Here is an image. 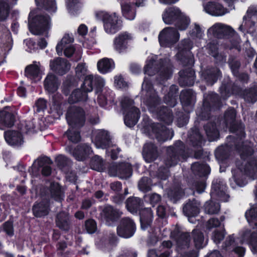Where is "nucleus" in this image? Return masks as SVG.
<instances>
[{
  "label": "nucleus",
  "instance_id": "nucleus-32",
  "mask_svg": "<svg viewBox=\"0 0 257 257\" xmlns=\"http://www.w3.org/2000/svg\"><path fill=\"white\" fill-rule=\"evenodd\" d=\"M180 33H159L158 40L160 45L163 47H170L179 40Z\"/></svg>",
  "mask_w": 257,
  "mask_h": 257
},
{
  "label": "nucleus",
  "instance_id": "nucleus-4",
  "mask_svg": "<svg viewBox=\"0 0 257 257\" xmlns=\"http://www.w3.org/2000/svg\"><path fill=\"white\" fill-rule=\"evenodd\" d=\"M222 106L220 96L216 93L211 92L204 97L202 105L197 110L196 114L201 120H208L211 117V112L219 110Z\"/></svg>",
  "mask_w": 257,
  "mask_h": 257
},
{
  "label": "nucleus",
  "instance_id": "nucleus-38",
  "mask_svg": "<svg viewBox=\"0 0 257 257\" xmlns=\"http://www.w3.org/2000/svg\"><path fill=\"white\" fill-rule=\"evenodd\" d=\"M60 82L58 77L54 74H48L44 81L45 90L49 93H54L58 89Z\"/></svg>",
  "mask_w": 257,
  "mask_h": 257
},
{
  "label": "nucleus",
  "instance_id": "nucleus-39",
  "mask_svg": "<svg viewBox=\"0 0 257 257\" xmlns=\"http://www.w3.org/2000/svg\"><path fill=\"white\" fill-rule=\"evenodd\" d=\"M255 199L257 201V188L254 190ZM250 207L244 213V216L250 225H254L253 228H257V204H250Z\"/></svg>",
  "mask_w": 257,
  "mask_h": 257
},
{
  "label": "nucleus",
  "instance_id": "nucleus-37",
  "mask_svg": "<svg viewBox=\"0 0 257 257\" xmlns=\"http://www.w3.org/2000/svg\"><path fill=\"white\" fill-rule=\"evenodd\" d=\"M56 225L60 230L67 232L71 229L72 223L68 214L64 212H60L56 215Z\"/></svg>",
  "mask_w": 257,
  "mask_h": 257
},
{
  "label": "nucleus",
  "instance_id": "nucleus-21",
  "mask_svg": "<svg viewBox=\"0 0 257 257\" xmlns=\"http://www.w3.org/2000/svg\"><path fill=\"white\" fill-rule=\"evenodd\" d=\"M122 213L119 209L111 205H107L102 209L100 215L107 223H111L117 221Z\"/></svg>",
  "mask_w": 257,
  "mask_h": 257
},
{
  "label": "nucleus",
  "instance_id": "nucleus-46",
  "mask_svg": "<svg viewBox=\"0 0 257 257\" xmlns=\"http://www.w3.org/2000/svg\"><path fill=\"white\" fill-rule=\"evenodd\" d=\"M191 238L193 239L194 245L196 248H202L206 245V243L203 245L204 235L203 232L200 229L195 228L192 230Z\"/></svg>",
  "mask_w": 257,
  "mask_h": 257
},
{
  "label": "nucleus",
  "instance_id": "nucleus-58",
  "mask_svg": "<svg viewBox=\"0 0 257 257\" xmlns=\"http://www.w3.org/2000/svg\"><path fill=\"white\" fill-rule=\"evenodd\" d=\"M152 186V180L148 177H143L138 184L139 189L145 193L151 191Z\"/></svg>",
  "mask_w": 257,
  "mask_h": 257
},
{
  "label": "nucleus",
  "instance_id": "nucleus-11",
  "mask_svg": "<svg viewBox=\"0 0 257 257\" xmlns=\"http://www.w3.org/2000/svg\"><path fill=\"white\" fill-rule=\"evenodd\" d=\"M74 41V38L69 33H65L61 41L56 47V50L59 56H62L63 51L64 55L67 58L71 57L75 52V48L72 45L67 46L66 45L71 44Z\"/></svg>",
  "mask_w": 257,
  "mask_h": 257
},
{
  "label": "nucleus",
  "instance_id": "nucleus-40",
  "mask_svg": "<svg viewBox=\"0 0 257 257\" xmlns=\"http://www.w3.org/2000/svg\"><path fill=\"white\" fill-rule=\"evenodd\" d=\"M96 146L102 149H106L109 146L111 139L108 133L104 130L98 132L95 137Z\"/></svg>",
  "mask_w": 257,
  "mask_h": 257
},
{
  "label": "nucleus",
  "instance_id": "nucleus-20",
  "mask_svg": "<svg viewBox=\"0 0 257 257\" xmlns=\"http://www.w3.org/2000/svg\"><path fill=\"white\" fill-rule=\"evenodd\" d=\"M110 171L117 174L122 179L130 178L133 174V166L130 163L121 162L110 166Z\"/></svg>",
  "mask_w": 257,
  "mask_h": 257
},
{
  "label": "nucleus",
  "instance_id": "nucleus-6",
  "mask_svg": "<svg viewBox=\"0 0 257 257\" xmlns=\"http://www.w3.org/2000/svg\"><path fill=\"white\" fill-rule=\"evenodd\" d=\"M193 46V42L189 38H185L178 44L175 57L176 60L183 66L192 67L194 65V57L191 52Z\"/></svg>",
  "mask_w": 257,
  "mask_h": 257
},
{
  "label": "nucleus",
  "instance_id": "nucleus-59",
  "mask_svg": "<svg viewBox=\"0 0 257 257\" xmlns=\"http://www.w3.org/2000/svg\"><path fill=\"white\" fill-rule=\"evenodd\" d=\"M37 5L45 10L54 12L56 10V4L54 0H36Z\"/></svg>",
  "mask_w": 257,
  "mask_h": 257
},
{
  "label": "nucleus",
  "instance_id": "nucleus-23",
  "mask_svg": "<svg viewBox=\"0 0 257 257\" xmlns=\"http://www.w3.org/2000/svg\"><path fill=\"white\" fill-rule=\"evenodd\" d=\"M179 76L178 82L180 86H191L194 84L195 72L191 67L181 70Z\"/></svg>",
  "mask_w": 257,
  "mask_h": 257
},
{
  "label": "nucleus",
  "instance_id": "nucleus-5",
  "mask_svg": "<svg viewBox=\"0 0 257 257\" xmlns=\"http://www.w3.org/2000/svg\"><path fill=\"white\" fill-rule=\"evenodd\" d=\"M188 148L181 140L176 141L173 146L167 149V157L165 164L170 166L176 165L180 160H185L188 157Z\"/></svg>",
  "mask_w": 257,
  "mask_h": 257
},
{
  "label": "nucleus",
  "instance_id": "nucleus-57",
  "mask_svg": "<svg viewBox=\"0 0 257 257\" xmlns=\"http://www.w3.org/2000/svg\"><path fill=\"white\" fill-rule=\"evenodd\" d=\"M215 156L218 161L223 162L229 157V152L226 147L219 146L215 151Z\"/></svg>",
  "mask_w": 257,
  "mask_h": 257
},
{
  "label": "nucleus",
  "instance_id": "nucleus-15",
  "mask_svg": "<svg viewBox=\"0 0 257 257\" xmlns=\"http://www.w3.org/2000/svg\"><path fill=\"white\" fill-rule=\"evenodd\" d=\"M240 91L239 85L236 82H232L229 79H224L219 88V92L221 97L225 100L231 95H238Z\"/></svg>",
  "mask_w": 257,
  "mask_h": 257
},
{
  "label": "nucleus",
  "instance_id": "nucleus-48",
  "mask_svg": "<svg viewBox=\"0 0 257 257\" xmlns=\"http://www.w3.org/2000/svg\"><path fill=\"white\" fill-rule=\"evenodd\" d=\"M184 195V191L179 186L173 187L168 192L169 199L174 203H177Z\"/></svg>",
  "mask_w": 257,
  "mask_h": 257
},
{
  "label": "nucleus",
  "instance_id": "nucleus-26",
  "mask_svg": "<svg viewBox=\"0 0 257 257\" xmlns=\"http://www.w3.org/2000/svg\"><path fill=\"white\" fill-rule=\"evenodd\" d=\"M50 67L53 72L63 75L70 70V64L66 59L57 57L50 61Z\"/></svg>",
  "mask_w": 257,
  "mask_h": 257
},
{
  "label": "nucleus",
  "instance_id": "nucleus-31",
  "mask_svg": "<svg viewBox=\"0 0 257 257\" xmlns=\"http://www.w3.org/2000/svg\"><path fill=\"white\" fill-rule=\"evenodd\" d=\"M237 141L234 143V148L239 154L240 159L243 161H246L254 153L253 148L248 145L245 144L243 142Z\"/></svg>",
  "mask_w": 257,
  "mask_h": 257
},
{
  "label": "nucleus",
  "instance_id": "nucleus-41",
  "mask_svg": "<svg viewBox=\"0 0 257 257\" xmlns=\"http://www.w3.org/2000/svg\"><path fill=\"white\" fill-rule=\"evenodd\" d=\"M191 169L195 175L200 177L208 176L211 171L210 166L206 162L202 163L199 162L194 163L191 166Z\"/></svg>",
  "mask_w": 257,
  "mask_h": 257
},
{
  "label": "nucleus",
  "instance_id": "nucleus-16",
  "mask_svg": "<svg viewBox=\"0 0 257 257\" xmlns=\"http://www.w3.org/2000/svg\"><path fill=\"white\" fill-rule=\"evenodd\" d=\"M180 100L183 110L186 112L190 113L196 103V93L191 89L183 90L180 93Z\"/></svg>",
  "mask_w": 257,
  "mask_h": 257
},
{
  "label": "nucleus",
  "instance_id": "nucleus-42",
  "mask_svg": "<svg viewBox=\"0 0 257 257\" xmlns=\"http://www.w3.org/2000/svg\"><path fill=\"white\" fill-rule=\"evenodd\" d=\"M97 67L100 73L106 74L111 72L114 68L115 64L112 59L104 58L98 61Z\"/></svg>",
  "mask_w": 257,
  "mask_h": 257
},
{
  "label": "nucleus",
  "instance_id": "nucleus-27",
  "mask_svg": "<svg viewBox=\"0 0 257 257\" xmlns=\"http://www.w3.org/2000/svg\"><path fill=\"white\" fill-rule=\"evenodd\" d=\"M142 155L147 162H154L159 156L157 146L151 142L146 143L143 147Z\"/></svg>",
  "mask_w": 257,
  "mask_h": 257
},
{
  "label": "nucleus",
  "instance_id": "nucleus-53",
  "mask_svg": "<svg viewBox=\"0 0 257 257\" xmlns=\"http://www.w3.org/2000/svg\"><path fill=\"white\" fill-rule=\"evenodd\" d=\"M128 33H121L115 38L114 40V47L116 50L120 52L125 48V43L126 41L129 39L130 36Z\"/></svg>",
  "mask_w": 257,
  "mask_h": 257
},
{
  "label": "nucleus",
  "instance_id": "nucleus-2",
  "mask_svg": "<svg viewBox=\"0 0 257 257\" xmlns=\"http://www.w3.org/2000/svg\"><path fill=\"white\" fill-rule=\"evenodd\" d=\"M157 56L148 59L144 66V73L149 76H153L159 72L156 77L158 84L164 85L166 81L172 75V70L170 67L166 66L167 60L161 58L157 61Z\"/></svg>",
  "mask_w": 257,
  "mask_h": 257
},
{
  "label": "nucleus",
  "instance_id": "nucleus-61",
  "mask_svg": "<svg viewBox=\"0 0 257 257\" xmlns=\"http://www.w3.org/2000/svg\"><path fill=\"white\" fill-rule=\"evenodd\" d=\"M209 32H234V30L229 26L216 23L208 29Z\"/></svg>",
  "mask_w": 257,
  "mask_h": 257
},
{
  "label": "nucleus",
  "instance_id": "nucleus-62",
  "mask_svg": "<svg viewBox=\"0 0 257 257\" xmlns=\"http://www.w3.org/2000/svg\"><path fill=\"white\" fill-rule=\"evenodd\" d=\"M164 164L165 166H160L156 172V177L157 178L162 180H166L168 179L170 175L169 168L171 166L166 165L165 164V160L164 161Z\"/></svg>",
  "mask_w": 257,
  "mask_h": 257
},
{
  "label": "nucleus",
  "instance_id": "nucleus-3",
  "mask_svg": "<svg viewBox=\"0 0 257 257\" xmlns=\"http://www.w3.org/2000/svg\"><path fill=\"white\" fill-rule=\"evenodd\" d=\"M127 210L133 214L140 215L141 227L143 230L151 226L153 215L150 208H144V202L141 198L131 196L125 202Z\"/></svg>",
  "mask_w": 257,
  "mask_h": 257
},
{
  "label": "nucleus",
  "instance_id": "nucleus-28",
  "mask_svg": "<svg viewBox=\"0 0 257 257\" xmlns=\"http://www.w3.org/2000/svg\"><path fill=\"white\" fill-rule=\"evenodd\" d=\"M156 114L158 120L163 123L170 125L173 120V114L171 108L166 106L158 107L154 112Z\"/></svg>",
  "mask_w": 257,
  "mask_h": 257
},
{
  "label": "nucleus",
  "instance_id": "nucleus-1",
  "mask_svg": "<svg viewBox=\"0 0 257 257\" xmlns=\"http://www.w3.org/2000/svg\"><path fill=\"white\" fill-rule=\"evenodd\" d=\"M104 82L99 76H93L92 74L86 75L80 88L73 90L69 94L68 101L70 104L86 101L88 98V92L93 89L96 94L102 91Z\"/></svg>",
  "mask_w": 257,
  "mask_h": 257
},
{
  "label": "nucleus",
  "instance_id": "nucleus-12",
  "mask_svg": "<svg viewBox=\"0 0 257 257\" xmlns=\"http://www.w3.org/2000/svg\"><path fill=\"white\" fill-rule=\"evenodd\" d=\"M66 149L78 161H83L87 160L93 152L91 146L89 144L85 143L78 145L74 148L72 145H68Z\"/></svg>",
  "mask_w": 257,
  "mask_h": 257
},
{
  "label": "nucleus",
  "instance_id": "nucleus-8",
  "mask_svg": "<svg viewBox=\"0 0 257 257\" xmlns=\"http://www.w3.org/2000/svg\"><path fill=\"white\" fill-rule=\"evenodd\" d=\"M66 119L69 126L81 129L85 124V111L80 106H69L66 113Z\"/></svg>",
  "mask_w": 257,
  "mask_h": 257
},
{
  "label": "nucleus",
  "instance_id": "nucleus-56",
  "mask_svg": "<svg viewBox=\"0 0 257 257\" xmlns=\"http://www.w3.org/2000/svg\"><path fill=\"white\" fill-rule=\"evenodd\" d=\"M40 72V67L36 64L28 65L25 69V74L31 79L37 78Z\"/></svg>",
  "mask_w": 257,
  "mask_h": 257
},
{
  "label": "nucleus",
  "instance_id": "nucleus-14",
  "mask_svg": "<svg viewBox=\"0 0 257 257\" xmlns=\"http://www.w3.org/2000/svg\"><path fill=\"white\" fill-rule=\"evenodd\" d=\"M245 162L244 164L240 161L236 162L237 168L246 176L257 179V157H250Z\"/></svg>",
  "mask_w": 257,
  "mask_h": 257
},
{
  "label": "nucleus",
  "instance_id": "nucleus-24",
  "mask_svg": "<svg viewBox=\"0 0 257 257\" xmlns=\"http://www.w3.org/2000/svg\"><path fill=\"white\" fill-rule=\"evenodd\" d=\"M188 140L189 145L194 148H201L205 140L198 127L195 126L188 131Z\"/></svg>",
  "mask_w": 257,
  "mask_h": 257
},
{
  "label": "nucleus",
  "instance_id": "nucleus-49",
  "mask_svg": "<svg viewBox=\"0 0 257 257\" xmlns=\"http://www.w3.org/2000/svg\"><path fill=\"white\" fill-rule=\"evenodd\" d=\"M190 21L187 18H182L176 24V28L166 27L161 32H176V31H185L188 27Z\"/></svg>",
  "mask_w": 257,
  "mask_h": 257
},
{
  "label": "nucleus",
  "instance_id": "nucleus-7",
  "mask_svg": "<svg viewBox=\"0 0 257 257\" xmlns=\"http://www.w3.org/2000/svg\"><path fill=\"white\" fill-rule=\"evenodd\" d=\"M134 103V100L128 97H124L120 102L121 109L124 115V123L129 127H134L140 117V110L133 106Z\"/></svg>",
  "mask_w": 257,
  "mask_h": 257
},
{
  "label": "nucleus",
  "instance_id": "nucleus-10",
  "mask_svg": "<svg viewBox=\"0 0 257 257\" xmlns=\"http://www.w3.org/2000/svg\"><path fill=\"white\" fill-rule=\"evenodd\" d=\"M136 231V223L133 219L128 217L122 218L116 228L117 235L124 238L132 237Z\"/></svg>",
  "mask_w": 257,
  "mask_h": 257
},
{
  "label": "nucleus",
  "instance_id": "nucleus-63",
  "mask_svg": "<svg viewBox=\"0 0 257 257\" xmlns=\"http://www.w3.org/2000/svg\"><path fill=\"white\" fill-rule=\"evenodd\" d=\"M204 210L209 214H217L220 210V205L212 201L206 202L204 205Z\"/></svg>",
  "mask_w": 257,
  "mask_h": 257
},
{
  "label": "nucleus",
  "instance_id": "nucleus-35",
  "mask_svg": "<svg viewBox=\"0 0 257 257\" xmlns=\"http://www.w3.org/2000/svg\"><path fill=\"white\" fill-rule=\"evenodd\" d=\"M240 91L238 95L243 98L246 102H255L257 100V84H254L248 88L243 89L239 85Z\"/></svg>",
  "mask_w": 257,
  "mask_h": 257
},
{
  "label": "nucleus",
  "instance_id": "nucleus-51",
  "mask_svg": "<svg viewBox=\"0 0 257 257\" xmlns=\"http://www.w3.org/2000/svg\"><path fill=\"white\" fill-rule=\"evenodd\" d=\"M232 75H235L239 71L241 67L240 60L235 55H230L227 62Z\"/></svg>",
  "mask_w": 257,
  "mask_h": 257
},
{
  "label": "nucleus",
  "instance_id": "nucleus-19",
  "mask_svg": "<svg viewBox=\"0 0 257 257\" xmlns=\"http://www.w3.org/2000/svg\"><path fill=\"white\" fill-rule=\"evenodd\" d=\"M16 121V116L12 110L8 106L0 109V129L5 130L14 126Z\"/></svg>",
  "mask_w": 257,
  "mask_h": 257
},
{
  "label": "nucleus",
  "instance_id": "nucleus-29",
  "mask_svg": "<svg viewBox=\"0 0 257 257\" xmlns=\"http://www.w3.org/2000/svg\"><path fill=\"white\" fill-rule=\"evenodd\" d=\"M203 7L207 13L215 17L222 16L228 13L227 9L215 2H208L204 5Z\"/></svg>",
  "mask_w": 257,
  "mask_h": 257
},
{
  "label": "nucleus",
  "instance_id": "nucleus-52",
  "mask_svg": "<svg viewBox=\"0 0 257 257\" xmlns=\"http://www.w3.org/2000/svg\"><path fill=\"white\" fill-rule=\"evenodd\" d=\"M90 165L92 169L98 172H102L105 169L103 159L98 155H95L91 158Z\"/></svg>",
  "mask_w": 257,
  "mask_h": 257
},
{
  "label": "nucleus",
  "instance_id": "nucleus-34",
  "mask_svg": "<svg viewBox=\"0 0 257 257\" xmlns=\"http://www.w3.org/2000/svg\"><path fill=\"white\" fill-rule=\"evenodd\" d=\"M144 102L147 106L149 110L154 112L158 108V106L161 104L162 99L159 96L157 91H153V93L150 94H146Z\"/></svg>",
  "mask_w": 257,
  "mask_h": 257
},
{
  "label": "nucleus",
  "instance_id": "nucleus-44",
  "mask_svg": "<svg viewBox=\"0 0 257 257\" xmlns=\"http://www.w3.org/2000/svg\"><path fill=\"white\" fill-rule=\"evenodd\" d=\"M181 12L177 9L171 8L165 12L163 15V20L167 24H170L181 17Z\"/></svg>",
  "mask_w": 257,
  "mask_h": 257
},
{
  "label": "nucleus",
  "instance_id": "nucleus-55",
  "mask_svg": "<svg viewBox=\"0 0 257 257\" xmlns=\"http://www.w3.org/2000/svg\"><path fill=\"white\" fill-rule=\"evenodd\" d=\"M121 11L123 16L126 19L132 20H134L136 16V11L130 3H124L121 6Z\"/></svg>",
  "mask_w": 257,
  "mask_h": 257
},
{
  "label": "nucleus",
  "instance_id": "nucleus-22",
  "mask_svg": "<svg viewBox=\"0 0 257 257\" xmlns=\"http://www.w3.org/2000/svg\"><path fill=\"white\" fill-rule=\"evenodd\" d=\"M230 133L234 134L236 136H229L231 141L234 143L237 141H241L245 138V126L244 124L240 121L235 120L233 122L228 124Z\"/></svg>",
  "mask_w": 257,
  "mask_h": 257
},
{
  "label": "nucleus",
  "instance_id": "nucleus-50",
  "mask_svg": "<svg viewBox=\"0 0 257 257\" xmlns=\"http://www.w3.org/2000/svg\"><path fill=\"white\" fill-rule=\"evenodd\" d=\"M225 193L223 190V185L221 181H213L212 183L210 191L211 197H221L225 195Z\"/></svg>",
  "mask_w": 257,
  "mask_h": 257
},
{
  "label": "nucleus",
  "instance_id": "nucleus-30",
  "mask_svg": "<svg viewBox=\"0 0 257 257\" xmlns=\"http://www.w3.org/2000/svg\"><path fill=\"white\" fill-rule=\"evenodd\" d=\"M183 212L188 217L197 216L200 212V203L195 198L188 199L183 205Z\"/></svg>",
  "mask_w": 257,
  "mask_h": 257
},
{
  "label": "nucleus",
  "instance_id": "nucleus-45",
  "mask_svg": "<svg viewBox=\"0 0 257 257\" xmlns=\"http://www.w3.org/2000/svg\"><path fill=\"white\" fill-rule=\"evenodd\" d=\"M178 91V86L175 85H172L167 94L164 96V102L169 105L174 106L176 103Z\"/></svg>",
  "mask_w": 257,
  "mask_h": 257
},
{
  "label": "nucleus",
  "instance_id": "nucleus-54",
  "mask_svg": "<svg viewBox=\"0 0 257 257\" xmlns=\"http://www.w3.org/2000/svg\"><path fill=\"white\" fill-rule=\"evenodd\" d=\"M236 111L233 107H229L225 111L223 115V122L226 126L236 120Z\"/></svg>",
  "mask_w": 257,
  "mask_h": 257
},
{
  "label": "nucleus",
  "instance_id": "nucleus-33",
  "mask_svg": "<svg viewBox=\"0 0 257 257\" xmlns=\"http://www.w3.org/2000/svg\"><path fill=\"white\" fill-rule=\"evenodd\" d=\"M218 125L215 121H209L204 125L203 128L209 142L217 141L220 138Z\"/></svg>",
  "mask_w": 257,
  "mask_h": 257
},
{
  "label": "nucleus",
  "instance_id": "nucleus-18",
  "mask_svg": "<svg viewBox=\"0 0 257 257\" xmlns=\"http://www.w3.org/2000/svg\"><path fill=\"white\" fill-rule=\"evenodd\" d=\"M151 127L152 133L160 142L170 140L173 136V132H171L166 125L160 123H153Z\"/></svg>",
  "mask_w": 257,
  "mask_h": 257
},
{
  "label": "nucleus",
  "instance_id": "nucleus-25",
  "mask_svg": "<svg viewBox=\"0 0 257 257\" xmlns=\"http://www.w3.org/2000/svg\"><path fill=\"white\" fill-rule=\"evenodd\" d=\"M4 136L7 143L11 146L19 147L24 143L23 134L18 130L6 131L4 132Z\"/></svg>",
  "mask_w": 257,
  "mask_h": 257
},
{
  "label": "nucleus",
  "instance_id": "nucleus-60",
  "mask_svg": "<svg viewBox=\"0 0 257 257\" xmlns=\"http://www.w3.org/2000/svg\"><path fill=\"white\" fill-rule=\"evenodd\" d=\"M2 49L5 52V54H7L13 48V39L12 33H7L5 36L4 39L2 42Z\"/></svg>",
  "mask_w": 257,
  "mask_h": 257
},
{
  "label": "nucleus",
  "instance_id": "nucleus-17",
  "mask_svg": "<svg viewBox=\"0 0 257 257\" xmlns=\"http://www.w3.org/2000/svg\"><path fill=\"white\" fill-rule=\"evenodd\" d=\"M222 77L221 70L216 67L207 68L201 72V79L207 86H212Z\"/></svg>",
  "mask_w": 257,
  "mask_h": 257
},
{
  "label": "nucleus",
  "instance_id": "nucleus-64",
  "mask_svg": "<svg viewBox=\"0 0 257 257\" xmlns=\"http://www.w3.org/2000/svg\"><path fill=\"white\" fill-rule=\"evenodd\" d=\"M189 113L187 112L185 113L180 111L176 112V124L178 126L183 127L188 123L189 118Z\"/></svg>",
  "mask_w": 257,
  "mask_h": 257
},
{
  "label": "nucleus",
  "instance_id": "nucleus-43",
  "mask_svg": "<svg viewBox=\"0 0 257 257\" xmlns=\"http://www.w3.org/2000/svg\"><path fill=\"white\" fill-rule=\"evenodd\" d=\"M242 238L250 246L253 253H257V232L245 230L242 234Z\"/></svg>",
  "mask_w": 257,
  "mask_h": 257
},
{
  "label": "nucleus",
  "instance_id": "nucleus-9",
  "mask_svg": "<svg viewBox=\"0 0 257 257\" xmlns=\"http://www.w3.org/2000/svg\"><path fill=\"white\" fill-rule=\"evenodd\" d=\"M50 19L48 16H39L35 11L30 12L28 20L29 28L32 32L48 31L50 28Z\"/></svg>",
  "mask_w": 257,
  "mask_h": 257
},
{
  "label": "nucleus",
  "instance_id": "nucleus-36",
  "mask_svg": "<svg viewBox=\"0 0 257 257\" xmlns=\"http://www.w3.org/2000/svg\"><path fill=\"white\" fill-rule=\"evenodd\" d=\"M49 202L43 200L39 202H36L32 207L33 215L36 217H42L47 215L50 210Z\"/></svg>",
  "mask_w": 257,
  "mask_h": 257
},
{
  "label": "nucleus",
  "instance_id": "nucleus-13",
  "mask_svg": "<svg viewBox=\"0 0 257 257\" xmlns=\"http://www.w3.org/2000/svg\"><path fill=\"white\" fill-rule=\"evenodd\" d=\"M96 17L98 19L102 18L106 32L117 31L121 26V23L115 13L109 15L103 12H99L96 13Z\"/></svg>",
  "mask_w": 257,
  "mask_h": 257
},
{
  "label": "nucleus",
  "instance_id": "nucleus-47",
  "mask_svg": "<svg viewBox=\"0 0 257 257\" xmlns=\"http://www.w3.org/2000/svg\"><path fill=\"white\" fill-rule=\"evenodd\" d=\"M80 130L69 126L67 131L65 132L64 136L67 138L69 142L77 144L81 141V139Z\"/></svg>",
  "mask_w": 257,
  "mask_h": 257
}]
</instances>
